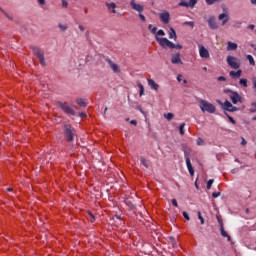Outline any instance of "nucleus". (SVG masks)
I'll list each match as a JSON object with an SVG mask.
<instances>
[{"instance_id":"nucleus-1","label":"nucleus","mask_w":256,"mask_h":256,"mask_svg":"<svg viewBox=\"0 0 256 256\" xmlns=\"http://www.w3.org/2000/svg\"><path fill=\"white\" fill-rule=\"evenodd\" d=\"M62 135L66 143H73L77 137V130L69 123L62 125Z\"/></svg>"},{"instance_id":"nucleus-2","label":"nucleus","mask_w":256,"mask_h":256,"mask_svg":"<svg viewBox=\"0 0 256 256\" xmlns=\"http://www.w3.org/2000/svg\"><path fill=\"white\" fill-rule=\"evenodd\" d=\"M156 41L164 49H166V47H169V49H183V46L181 44H175L169 41V39L167 38H161L156 36Z\"/></svg>"},{"instance_id":"nucleus-3","label":"nucleus","mask_w":256,"mask_h":256,"mask_svg":"<svg viewBox=\"0 0 256 256\" xmlns=\"http://www.w3.org/2000/svg\"><path fill=\"white\" fill-rule=\"evenodd\" d=\"M198 103H200V109L202 111V113H215V111H217V109L215 108V105H213L212 103H209L207 100H203V99H199Z\"/></svg>"},{"instance_id":"nucleus-4","label":"nucleus","mask_w":256,"mask_h":256,"mask_svg":"<svg viewBox=\"0 0 256 256\" xmlns=\"http://www.w3.org/2000/svg\"><path fill=\"white\" fill-rule=\"evenodd\" d=\"M58 107L65 113L66 115H71L72 117L77 116V112L69 105L67 102H58Z\"/></svg>"},{"instance_id":"nucleus-5","label":"nucleus","mask_w":256,"mask_h":256,"mask_svg":"<svg viewBox=\"0 0 256 256\" xmlns=\"http://www.w3.org/2000/svg\"><path fill=\"white\" fill-rule=\"evenodd\" d=\"M33 54L37 57L39 60L40 65L45 66V51L39 47H33L32 48Z\"/></svg>"},{"instance_id":"nucleus-6","label":"nucleus","mask_w":256,"mask_h":256,"mask_svg":"<svg viewBox=\"0 0 256 256\" xmlns=\"http://www.w3.org/2000/svg\"><path fill=\"white\" fill-rule=\"evenodd\" d=\"M226 61L229 65V67H231V69H239V67H241V64H239V62H237V58H235L233 56H227Z\"/></svg>"},{"instance_id":"nucleus-7","label":"nucleus","mask_w":256,"mask_h":256,"mask_svg":"<svg viewBox=\"0 0 256 256\" xmlns=\"http://www.w3.org/2000/svg\"><path fill=\"white\" fill-rule=\"evenodd\" d=\"M228 93H230V99L233 103V105H237V103H241V96L237 92H233L231 90H228Z\"/></svg>"},{"instance_id":"nucleus-8","label":"nucleus","mask_w":256,"mask_h":256,"mask_svg":"<svg viewBox=\"0 0 256 256\" xmlns=\"http://www.w3.org/2000/svg\"><path fill=\"white\" fill-rule=\"evenodd\" d=\"M106 63H108L110 69L113 71V73H121V68H119V65L115 64L111 59L105 58Z\"/></svg>"},{"instance_id":"nucleus-9","label":"nucleus","mask_w":256,"mask_h":256,"mask_svg":"<svg viewBox=\"0 0 256 256\" xmlns=\"http://www.w3.org/2000/svg\"><path fill=\"white\" fill-rule=\"evenodd\" d=\"M223 109L225 111H229L230 113H235V111H239V108L233 106V104H231V102L227 100L223 104Z\"/></svg>"},{"instance_id":"nucleus-10","label":"nucleus","mask_w":256,"mask_h":256,"mask_svg":"<svg viewBox=\"0 0 256 256\" xmlns=\"http://www.w3.org/2000/svg\"><path fill=\"white\" fill-rule=\"evenodd\" d=\"M171 63L173 65H183V60H181V54L180 53L172 54Z\"/></svg>"},{"instance_id":"nucleus-11","label":"nucleus","mask_w":256,"mask_h":256,"mask_svg":"<svg viewBox=\"0 0 256 256\" xmlns=\"http://www.w3.org/2000/svg\"><path fill=\"white\" fill-rule=\"evenodd\" d=\"M199 55L202 57V59H209L210 57L209 50H207V48H205L203 45L199 46Z\"/></svg>"},{"instance_id":"nucleus-12","label":"nucleus","mask_w":256,"mask_h":256,"mask_svg":"<svg viewBox=\"0 0 256 256\" xmlns=\"http://www.w3.org/2000/svg\"><path fill=\"white\" fill-rule=\"evenodd\" d=\"M197 1L198 0H189V2H186L185 0H182L179 3L180 7H190L191 9H193L195 7V5H197Z\"/></svg>"},{"instance_id":"nucleus-13","label":"nucleus","mask_w":256,"mask_h":256,"mask_svg":"<svg viewBox=\"0 0 256 256\" xmlns=\"http://www.w3.org/2000/svg\"><path fill=\"white\" fill-rule=\"evenodd\" d=\"M130 6L134 11H137V13H143V5L135 3V0H130Z\"/></svg>"},{"instance_id":"nucleus-14","label":"nucleus","mask_w":256,"mask_h":256,"mask_svg":"<svg viewBox=\"0 0 256 256\" xmlns=\"http://www.w3.org/2000/svg\"><path fill=\"white\" fill-rule=\"evenodd\" d=\"M170 17H171V15L169 14V12L161 13L160 21H162V23H164V25H167V23H169Z\"/></svg>"},{"instance_id":"nucleus-15","label":"nucleus","mask_w":256,"mask_h":256,"mask_svg":"<svg viewBox=\"0 0 256 256\" xmlns=\"http://www.w3.org/2000/svg\"><path fill=\"white\" fill-rule=\"evenodd\" d=\"M148 85L153 91H159V84L155 82V80L148 78Z\"/></svg>"},{"instance_id":"nucleus-16","label":"nucleus","mask_w":256,"mask_h":256,"mask_svg":"<svg viewBox=\"0 0 256 256\" xmlns=\"http://www.w3.org/2000/svg\"><path fill=\"white\" fill-rule=\"evenodd\" d=\"M219 21H222V25H226L229 21V14L222 13L218 16Z\"/></svg>"},{"instance_id":"nucleus-17","label":"nucleus","mask_w":256,"mask_h":256,"mask_svg":"<svg viewBox=\"0 0 256 256\" xmlns=\"http://www.w3.org/2000/svg\"><path fill=\"white\" fill-rule=\"evenodd\" d=\"M208 25H209L210 29H213V30L218 29V27H219L217 25V21H215V18H213V17H210L208 19Z\"/></svg>"},{"instance_id":"nucleus-18","label":"nucleus","mask_w":256,"mask_h":256,"mask_svg":"<svg viewBox=\"0 0 256 256\" xmlns=\"http://www.w3.org/2000/svg\"><path fill=\"white\" fill-rule=\"evenodd\" d=\"M186 167H187V169H188V171H189V174H190L191 176H194V175H195V170L193 169V165L191 164V159H187V161H186Z\"/></svg>"},{"instance_id":"nucleus-19","label":"nucleus","mask_w":256,"mask_h":256,"mask_svg":"<svg viewBox=\"0 0 256 256\" xmlns=\"http://www.w3.org/2000/svg\"><path fill=\"white\" fill-rule=\"evenodd\" d=\"M243 73V71L238 70V71H230L229 75L232 79H239V77H241V74Z\"/></svg>"},{"instance_id":"nucleus-20","label":"nucleus","mask_w":256,"mask_h":256,"mask_svg":"<svg viewBox=\"0 0 256 256\" xmlns=\"http://www.w3.org/2000/svg\"><path fill=\"white\" fill-rule=\"evenodd\" d=\"M237 43H233L231 41H228L227 51H237Z\"/></svg>"},{"instance_id":"nucleus-21","label":"nucleus","mask_w":256,"mask_h":256,"mask_svg":"<svg viewBox=\"0 0 256 256\" xmlns=\"http://www.w3.org/2000/svg\"><path fill=\"white\" fill-rule=\"evenodd\" d=\"M140 163L143 165L146 169H149L151 162L144 157H140Z\"/></svg>"},{"instance_id":"nucleus-22","label":"nucleus","mask_w":256,"mask_h":256,"mask_svg":"<svg viewBox=\"0 0 256 256\" xmlns=\"http://www.w3.org/2000/svg\"><path fill=\"white\" fill-rule=\"evenodd\" d=\"M76 103L79 107H87V102H85V99L83 98L76 99Z\"/></svg>"},{"instance_id":"nucleus-23","label":"nucleus","mask_w":256,"mask_h":256,"mask_svg":"<svg viewBox=\"0 0 256 256\" xmlns=\"http://www.w3.org/2000/svg\"><path fill=\"white\" fill-rule=\"evenodd\" d=\"M220 234L222 237H227L228 241H231V236H229V234L227 233V231H225V228L222 227L220 228Z\"/></svg>"},{"instance_id":"nucleus-24","label":"nucleus","mask_w":256,"mask_h":256,"mask_svg":"<svg viewBox=\"0 0 256 256\" xmlns=\"http://www.w3.org/2000/svg\"><path fill=\"white\" fill-rule=\"evenodd\" d=\"M106 6L108 7V9H112V13H116L115 9L117 8V4H115L114 2H111V3H106Z\"/></svg>"},{"instance_id":"nucleus-25","label":"nucleus","mask_w":256,"mask_h":256,"mask_svg":"<svg viewBox=\"0 0 256 256\" xmlns=\"http://www.w3.org/2000/svg\"><path fill=\"white\" fill-rule=\"evenodd\" d=\"M138 88L140 97H143L145 95V87L143 86V84L138 83Z\"/></svg>"},{"instance_id":"nucleus-26","label":"nucleus","mask_w":256,"mask_h":256,"mask_svg":"<svg viewBox=\"0 0 256 256\" xmlns=\"http://www.w3.org/2000/svg\"><path fill=\"white\" fill-rule=\"evenodd\" d=\"M169 39H177V33L175 32V29H173V28H170Z\"/></svg>"},{"instance_id":"nucleus-27","label":"nucleus","mask_w":256,"mask_h":256,"mask_svg":"<svg viewBox=\"0 0 256 256\" xmlns=\"http://www.w3.org/2000/svg\"><path fill=\"white\" fill-rule=\"evenodd\" d=\"M246 59L249 61V64L252 65V67H255V59L251 56V54H248Z\"/></svg>"},{"instance_id":"nucleus-28","label":"nucleus","mask_w":256,"mask_h":256,"mask_svg":"<svg viewBox=\"0 0 256 256\" xmlns=\"http://www.w3.org/2000/svg\"><path fill=\"white\" fill-rule=\"evenodd\" d=\"M148 29H149V31H151V33L153 35H155L157 33V27H153V24H149Z\"/></svg>"},{"instance_id":"nucleus-29","label":"nucleus","mask_w":256,"mask_h":256,"mask_svg":"<svg viewBox=\"0 0 256 256\" xmlns=\"http://www.w3.org/2000/svg\"><path fill=\"white\" fill-rule=\"evenodd\" d=\"M239 84L242 85V87H248L247 79H245V78H241L239 80Z\"/></svg>"},{"instance_id":"nucleus-30","label":"nucleus","mask_w":256,"mask_h":256,"mask_svg":"<svg viewBox=\"0 0 256 256\" xmlns=\"http://www.w3.org/2000/svg\"><path fill=\"white\" fill-rule=\"evenodd\" d=\"M180 135H185V123L179 126Z\"/></svg>"},{"instance_id":"nucleus-31","label":"nucleus","mask_w":256,"mask_h":256,"mask_svg":"<svg viewBox=\"0 0 256 256\" xmlns=\"http://www.w3.org/2000/svg\"><path fill=\"white\" fill-rule=\"evenodd\" d=\"M226 117L229 119L230 123H232V125H237V121H235V119H233V117H231L229 114L225 113Z\"/></svg>"},{"instance_id":"nucleus-32","label":"nucleus","mask_w":256,"mask_h":256,"mask_svg":"<svg viewBox=\"0 0 256 256\" xmlns=\"http://www.w3.org/2000/svg\"><path fill=\"white\" fill-rule=\"evenodd\" d=\"M208 5H215V3H221V0H205Z\"/></svg>"},{"instance_id":"nucleus-33","label":"nucleus","mask_w":256,"mask_h":256,"mask_svg":"<svg viewBox=\"0 0 256 256\" xmlns=\"http://www.w3.org/2000/svg\"><path fill=\"white\" fill-rule=\"evenodd\" d=\"M159 35L162 36V37H164L165 31H163L162 29L158 30V31L155 33V38H156V37H159Z\"/></svg>"},{"instance_id":"nucleus-34","label":"nucleus","mask_w":256,"mask_h":256,"mask_svg":"<svg viewBox=\"0 0 256 256\" xmlns=\"http://www.w3.org/2000/svg\"><path fill=\"white\" fill-rule=\"evenodd\" d=\"M198 219H199L201 225H205V219L201 215V212H198Z\"/></svg>"},{"instance_id":"nucleus-35","label":"nucleus","mask_w":256,"mask_h":256,"mask_svg":"<svg viewBox=\"0 0 256 256\" xmlns=\"http://www.w3.org/2000/svg\"><path fill=\"white\" fill-rule=\"evenodd\" d=\"M164 117L168 121H171V119H173V117H175V115H173V113H168V114H165Z\"/></svg>"},{"instance_id":"nucleus-36","label":"nucleus","mask_w":256,"mask_h":256,"mask_svg":"<svg viewBox=\"0 0 256 256\" xmlns=\"http://www.w3.org/2000/svg\"><path fill=\"white\" fill-rule=\"evenodd\" d=\"M213 183H215V180H213V179L208 180L207 186H206L208 190L211 189Z\"/></svg>"},{"instance_id":"nucleus-37","label":"nucleus","mask_w":256,"mask_h":256,"mask_svg":"<svg viewBox=\"0 0 256 256\" xmlns=\"http://www.w3.org/2000/svg\"><path fill=\"white\" fill-rule=\"evenodd\" d=\"M184 25H189V27H191L193 29V27H195V22H193V21H186V22H184Z\"/></svg>"},{"instance_id":"nucleus-38","label":"nucleus","mask_w":256,"mask_h":256,"mask_svg":"<svg viewBox=\"0 0 256 256\" xmlns=\"http://www.w3.org/2000/svg\"><path fill=\"white\" fill-rule=\"evenodd\" d=\"M196 143L198 146L205 145V141L201 138H197Z\"/></svg>"},{"instance_id":"nucleus-39","label":"nucleus","mask_w":256,"mask_h":256,"mask_svg":"<svg viewBox=\"0 0 256 256\" xmlns=\"http://www.w3.org/2000/svg\"><path fill=\"white\" fill-rule=\"evenodd\" d=\"M182 215H183L184 219H186V221L191 220V217H189V214L187 212H183Z\"/></svg>"},{"instance_id":"nucleus-40","label":"nucleus","mask_w":256,"mask_h":256,"mask_svg":"<svg viewBox=\"0 0 256 256\" xmlns=\"http://www.w3.org/2000/svg\"><path fill=\"white\" fill-rule=\"evenodd\" d=\"M216 219L219 223V227L222 228L223 227V220L219 216H216Z\"/></svg>"},{"instance_id":"nucleus-41","label":"nucleus","mask_w":256,"mask_h":256,"mask_svg":"<svg viewBox=\"0 0 256 256\" xmlns=\"http://www.w3.org/2000/svg\"><path fill=\"white\" fill-rule=\"evenodd\" d=\"M212 197H213L214 199H217V197H221V192H213V193H212Z\"/></svg>"},{"instance_id":"nucleus-42","label":"nucleus","mask_w":256,"mask_h":256,"mask_svg":"<svg viewBox=\"0 0 256 256\" xmlns=\"http://www.w3.org/2000/svg\"><path fill=\"white\" fill-rule=\"evenodd\" d=\"M88 215L90 217L91 223H95V216L93 215V213L89 212Z\"/></svg>"},{"instance_id":"nucleus-43","label":"nucleus","mask_w":256,"mask_h":256,"mask_svg":"<svg viewBox=\"0 0 256 256\" xmlns=\"http://www.w3.org/2000/svg\"><path fill=\"white\" fill-rule=\"evenodd\" d=\"M58 27L61 31H67V25L59 24Z\"/></svg>"},{"instance_id":"nucleus-44","label":"nucleus","mask_w":256,"mask_h":256,"mask_svg":"<svg viewBox=\"0 0 256 256\" xmlns=\"http://www.w3.org/2000/svg\"><path fill=\"white\" fill-rule=\"evenodd\" d=\"M189 155H190L189 151L184 150V157H185L186 161H187V159H191V158L189 157Z\"/></svg>"},{"instance_id":"nucleus-45","label":"nucleus","mask_w":256,"mask_h":256,"mask_svg":"<svg viewBox=\"0 0 256 256\" xmlns=\"http://www.w3.org/2000/svg\"><path fill=\"white\" fill-rule=\"evenodd\" d=\"M62 7H69V3L67 2V0H62Z\"/></svg>"},{"instance_id":"nucleus-46","label":"nucleus","mask_w":256,"mask_h":256,"mask_svg":"<svg viewBox=\"0 0 256 256\" xmlns=\"http://www.w3.org/2000/svg\"><path fill=\"white\" fill-rule=\"evenodd\" d=\"M139 17L141 19V21H143L145 23L146 21V18H145V15H143L141 12L139 13Z\"/></svg>"},{"instance_id":"nucleus-47","label":"nucleus","mask_w":256,"mask_h":256,"mask_svg":"<svg viewBox=\"0 0 256 256\" xmlns=\"http://www.w3.org/2000/svg\"><path fill=\"white\" fill-rule=\"evenodd\" d=\"M172 205H174V207H179L176 199H172Z\"/></svg>"},{"instance_id":"nucleus-48","label":"nucleus","mask_w":256,"mask_h":256,"mask_svg":"<svg viewBox=\"0 0 256 256\" xmlns=\"http://www.w3.org/2000/svg\"><path fill=\"white\" fill-rule=\"evenodd\" d=\"M0 11H2V13H4V15H5L8 19H11V18L9 17V14H7L4 9L0 8Z\"/></svg>"},{"instance_id":"nucleus-49","label":"nucleus","mask_w":256,"mask_h":256,"mask_svg":"<svg viewBox=\"0 0 256 256\" xmlns=\"http://www.w3.org/2000/svg\"><path fill=\"white\" fill-rule=\"evenodd\" d=\"M248 29H250L251 31H253V29H255V25H253V24L248 25Z\"/></svg>"},{"instance_id":"nucleus-50","label":"nucleus","mask_w":256,"mask_h":256,"mask_svg":"<svg viewBox=\"0 0 256 256\" xmlns=\"http://www.w3.org/2000/svg\"><path fill=\"white\" fill-rule=\"evenodd\" d=\"M39 5H45V0H37Z\"/></svg>"},{"instance_id":"nucleus-51","label":"nucleus","mask_w":256,"mask_h":256,"mask_svg":"<svg viewBox=\"0 0 256 256\" xmlns=\"http://www.w3.org/2000/svg\"><path fill=\"white\" fill-rule=\"evenodd\" d=\"M130 124H131V125H137V120H131V121H130Z\"/></svg>"},{"instance_id":"nucleus-52","label":"nucleus","mask_w":256,"mask_h":256,"mask_svg":"<svg viewBox=\"0 0 256 256\" xmlns=\"http://www.w3.org/2000/svg\"><path fill=\"white\" fill-rule=\"evenodd\" d=\"M79 117H87V114H85L84 112L79 113Z\"/></svg>"},{"instance_id":"nucleus-53","label":"nucleus","mask_w":256,"mask_h":256,"mask_svg":"<svg viewBox=\"0 0 256 256\" xmlns=\"http://www.w3.org/2000/svg\"><path fill=\"white\" fill-rule=\"evenodd\" d=\"M218 81H225V77L224 76L218 77Z\"/></svg>"},{"instance_id":"nucleus-54","label":"nucleus","mask_w":256,"mask_h":256,"mask_svg":"<svg viewBox=\"0 0 256 256\" xmlns=\"http://www.w3.org/2000/svg\"><path fill=\"white\" fill-rule=\"evenodd\" d=\"M78 27H79L80 31H82V32L85 31V27H83V25H79Z\"/></svg>"},{"instance_id":"nucleus-55","label":"nucleus","mask_w":256,"mask_h":256,"mask_svg":"<svg viewBox=\"0 0 256 256\" xmlns=\"http://www.w3.org/2000/svg\"><path fill=\"white\" fill-rule=\"evenodd\" d=\"M250 47H252V49H253L254 51H256V45H255V44H251Z\"/></svg>"},{"instance_id":"nucleus-56","label":"nucleus","mask_w":256,"mask_h":256,"mask_svg":"<svg viewBox=\"0 0 256 256\" xmlns=\"http://www.w3.org/2000/svg\"><path fill=\"white\" fill-rule=\"evenodd\" d=\"M181 77H182L181 75L177 76V81H179V83H181Z\"/></svg>"},{"instance_id":"nucleus-57","label":"nucleus","mask_w":256,"mask_h":256,"mask_svg":"<svg viewBox=\"0 0 256 256\" xmlns=\"http://www.w3.org/2000/svg\"><path fill=\"white\" fill-rule=\"evenodd\" d=\"M242 145H247V141H245V139L242 140Z\"/></svg>"},{"instance_id":"nucleus-58","label":"nucleus","mask_w":256,"mask_h":256,"mask_svg":"<svg viewBox=\"0 0 256 256\" xmlns=\"http://www.w3.org/2000/svg\"><path fill=\"white\" fill-rule=\"evenodd\" d=\"M252 5H256V0H250Z\"/></svg>"},{"instance_id":"nucleus-59","label":"nucleus","mask_w":256,"mask_h":256,"mask_svg":"<svg viewBox=\"0 0 256 256\" xmlns=\"http://www.w3.org/2000/svg\"><path fill=\"white\" fill-rule=\"evenodd\" d=\"M116 219H118L119 221H121V216H116Z\"/></svg>"},{"instance_id":"nucleus-60","label":"nucleus","mask_w":256,"mask_h":256,"mask_svg":"<svg viewBox=\"0 0 256 256\" xmlns=\"http://www.w3.org/2000/svg\"><path fill=\"white\" fill-rule=\"evenodd\" d=\"M7 191H13V188H7Z\"/></svg>"},{"instance_id":"nucleus-61","label":"nucleus","mask_w":256,"mask_h":256,"mask_svg":"<svg viewBox=\"0 0 256 256\" xmlns=\"http://www.w3.org/2000/svg\"><path fill=\"white\" fill-rule=\"evenodd\" d=\"M203 71H207V67H204V68H203Z\"/></svg>"},{"instance_id":"nucleus-62","label":"nucleus","mask_w":256,"mask_h":256,"mask_svg":"<svg viewBox=\"0 0 256 256\" xmlns=\"http://www.w3.org/2000/svg\"><path fill=\"white\" fill-rule=\"evenodd\" d=\"M104 112L107 113V108H105Z\"/></svg>"},{"instance_id":"nucleus-63","label":"nucleus","mask_w":256,"mask_h":256,"mask_svg":"<svg viewBox=\"0 0 256 256\" xmlns=\"http://www.w3.org/2000/svg\"><path fill=\"white\" fill-rule=\"evenodd\" d=\"M184 83H187V80H184Z\"/></svg>"},{"instance_id":"nucleus-64","label":"nucleus","mask_w":256,"mask_h":256,"mask_svg":"<svg viewBox=\"0 0 256 256\" xmlns=\"http://www.w3.org/2000/svg\"><path fill=\"white\" fill-rule=\"evenodd\" d=\"M255 107H256V102L254 103Z\"/></svg>"}]
</instances>
